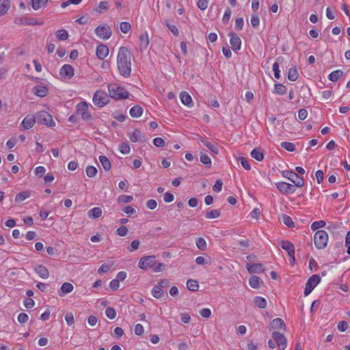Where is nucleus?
<instances>
[{"label": "nucleus", "mask_w": 350, "mask_h": 350, "mask_svg": "<svg viewBox=\"0 0 350 350\" xmlns=\"http://www.w3.org/2000/svg\"><path fill=\"white\" fill-rule=\"evenodd\" d=\"M222 186H223V183L221 180H217L215 185H213V190L216 192V193H219V191H221V189H222Z\"/></svg>", "instance_id": "nucleus-61"}, {"label": "nucleus", "mask_w": 350, "mask_h": 350, "mask_svg": "<svg viewBox=\"0 0 350 350\" xmlns=\"http://www.w3.org/2000/svg\"><path fill=\"white\" fill-rule=\"evenodd\" d=\"M72 291H73V286H61V288L58 291V295L61 297H63L66 294L70 293Z\"/></svg>", "instance_id": "nucleus-40"}, {"label": "nucleus", "mask_w": 350, "mask_h": 350, "mask_svg": "<svg viewBox=\"0 0 350 350\" xmlns=\"http://www.w3.org/2000/svg\"><path fill=\"white\" fill-rule=\"evenodd\" d=\"M138 267L144 270L151 269L154 273H159L165 269V265L162 262H157L156 256L151 255L142 257Z\"/></svg>", "instance_id": "nucleus-2"}, {"label": "nucleus", "mask_w": 350, "mask_h": 350, "mask_svg": "<svg viewBox=\"0 0 350 350\" xmlns=\"http://www.w3.org/2000/svg\"><path fill=\"white\" fill-rule=\"evenodd\" d=\"M36 121L44 125H46L50 127L55 126V122L53 119L52 116L45 111H41L36 115Z\"/></svg>", "instance_id": "nucleus-6"}, {"label": "nucleus", "mask_w": 350, "mask_h": 350, "mask_svg": "<svg viewBox=\"0 0 350 350\" xmlns=\"http://www.w3.org/2000/svg\"><path fill=\"white\" fill-rule=\"evenodd\" d=\"M180 99L181 103L184 105L189 107H191L193 106V100H192L191 96L187 92L183 91V92H180Z\"/></svg>", "instance_id": "nucleus-20"}, {"label": "nucleus", "mask_w": 350, "mask_h": 350, "mask_svg": "<svg viewBox=\"0 0 350 350\" xmlns=\"http://www.w3.org/2000/svg\"><path fill=\"white\" fill-rule=\"evenodd\" d=\"M36 122V116H33L31 115L27 116L22 121L21 124V126L23 127L25 130H28L31 129Z\"/></svg>", "instance_id": "nucleus-14"}, {"label": "nucleus", "mask_w": 350, "mask_h": 350, "mask_svg": "<svg viewBox=\"0 0 350 350\" xmlns=\"http://www.w3.org/2000/svg\"><path fill=\"white\" fill-rule=\"evenodd\" d=\"M254 303L260 308H265L267 306V301L262 297H255L254 298Z\"/></svg>", "instance_id": "nucleus-33"}, {"label": "nucleus", "mask_w": 350, "mask_h": 350, "mask_svg": "<svg viewBox=\"0 0 350 350\" xmlns=\"http://www.w3.org/2000/svg\"><path fill=\"white\" fill-rule=\"evenodd\" d=\"M89 107H92V105L85 101H81L76 105L77 113L85 121L90 120L92 118V115L88 111Z\"/></svg>", "instance_id": "nucleus-7"}, {"label": "nucleus", "mask_w": 350, "mask_h": 350, "mask_svg": "<svg viewBox=\"0 0 350 350\" xmlns=\"http://www.w3.org/2000/svg\"><path fill=\"white\" fill-rule=\"evenodd\" d=\"M140 40V48L142 50L146 49L149 44V39L148 33H146L142 35L139 38Z\"/></svg>", "instance_id": "nucleus-35"}, {"label": "nucleus", "mask_w": 350, "mask_h": 350, "mask_svg": "<svg viewBox=\"0 0 350 350\" xmlns=\"http://www.w3.org/2000/svg\"><path fill=\"white\" fill-rule=\"evenodd\" d=\"M272 337L280 349H285L286 347V339L283 334L278 332H273L272 334Z\"/></svg>", "instance_id": "nucleus-13"}, {"label": "nucleus", "mask_w": 350, "mask_h": 350, "mask_svg": "<svg viewBox=\"0 0 350 350\" xmlns=\"http://www.w3.org/2000/svg\"><path fill=\"white\" fill-rule=\"evenodd\" d=\"M321 282V278L319 275H312L307 281L306 284H319Z\"/></svg>", "instance_id": "nucleus-49"}, {"label": "nucleus", "mask_w": 350, "mask_h": 350, "mask_svg": "<svg viewBox=\"0 0 350 350\" xmlns=\"http://www.w3.org/2000/svg\"><path fill=\"white\" fill-rule=\"evenodd\" d=\"M34 270L36 273L42 278H47L49 277V271L47 269L42 265H38L35 267Z\"/></svg>", "instance_id": "nucleus-21"}, {"label": "nucleus", "mask_w": 350, "mask_h": 350, "mask_svg": "<svg viewBox=\"0 0 350 350\" xmlns=\"http://www.w3.org/2000/svg\"><path fill=\"white\" fill-rule=\"evenodd\" d=\"M272 69L274 72L275 77L278 79H280V66H279L278 63L275 62L273 64Z\"/></svg>", "instance_id": "nucleus-56"}, {"label": "nucleus", "mask_w": 350, "mask_h": 350, "mask_svg": "<svg viewBox=\"0 0 350 350\" xmlns=\"http://www.w3.org/2000/svg\"><path fill=\"white\" fill-rule=\"evenodd\" d=\"M113 263L112 262L103 263L98 269L99 274H103L108 272L113 267Z\"/></svg>", "instance_id": "nucleus-34"}, {"label": "nucleus", "mask_w": 350, "mask_h": 350, "mask_svg": "<svg viewBox=\"0 0 350 350\" xmlns=\"http://www.w3.org/2000/svg\"><path fill=\"white\" fill-rule=\"evenodd\" d=\"M208 5V0H198L197 3L198 8L201 10H205Z\"/></svg>", "instance_id": "nucleus-57"}, {"label": "nucleus", "mask_w": 350, "mask_h": 350, "mask_svg": "<svg viewBox=\"0 0 350 350\" xmlns=\"http://www.w3.org/2000/svg\"><path fill=\"white\" fill-rule=\"evenodd\" d=\"M328 242V234L323 230H319L314 235V243L317 249H324Z\"/></svg>", "instance_id": "nucleus-4"}, {"label": "nucleus", "mask_w": 350, "mask_h": 350, "mask_svg": "<svg viewBox=\"0 0 350 350\" xmlns=\"http://www.w3.org/2000/svg\"><path fill=\"white\" fill-rule=\"evenodd\" d=\"M243 25H244V20L243 18H238L236 19L234 28L237 31L241 30L243 29Z\"/></svg>", "instance_id": "nucleus-55"}, {"label": "nucleus", "mask_w": 350, "mask_h": 350, "mask_svg": "<svg viewBox=\"0 0 350 350\" xmlns=\"http://www.w3.org/2000/svg\"><path fill=\"white\" fill-rule=\"evenodd\" d=\"M274 92H275V93H276L278 94L283 95L286 93V88L282 84H280V83L275 84V88H274Z\"/></svg>", "instance_id": "nucleus-44"}, {"label": "nucleus", "mask_w": 350, "mask_h": 350, "mask_svg": "<svg viewBox=\"0 0 350 350\" xmlns=\"http://www.w3.org/2000/svg\"><path fill=\"white\" fill-rule=\"evenodd\" d=\"M109 95L116 100L124 99L129 97V92L122 86L116 83L108 85Z\"/></svg>", "instance_id": "nucleus-3"}, {"label": "nucleus", "mask_w": 350, "mask_h": 350, "mask_svg": "<svg viewBox=\"0 0 350 350\" xmlns=\"http://www.w3.org/2000/svg\"><path fill=\"white\" fill-rule=\"evenodd\" d=\"M326 225V223L325 221L323 220H319V221H314L311 226H310V228H311V230L314 231V230H317L318 229H320L321 228H323L324 226H325Z\"/></svg>", "instance_id": "nucleus-39"}, {"label": "nucleus", "mask_w": 350, "mask_h": 350, "mask_svg": "<svg viewBox=\"0 0 350 350\" xmlns=\"http://www.w3.org/2000/svg\"><path fill=\"white\" fill-rule=\"evenodd\" d=\"M65 321L68 326H71L74 324L75 319L72 312H67L65 314Z\"/></svg>", "instance_id": "nucleus-52"}, {"label": "nucleus", "mask_w": 350, "mask_h": 350, "mask_svg": "<svg viewBox=\"0 0 350 350\" xmlns=\"http://www.w3.org/2000/svg\"><path fill=\"white\" fill-rule=\"evenodd\" d=\"M126 272L125 271H120L117 275L116 278L111 280L109 284H118L120 282L124 281L126 278Z\"/></svg>", "instance_id": "nucleus-31"}, {"label": "nucleus", "mask_w": 350, "mask_h": 350, "mask_svg": "<svg viewBox=\"0 0 350 350\" xmlns=\"http://www.w3.org/2000/svg\"><path fill=\"white\" fill-rule=\"evenodd\" d=\"M343 75V72L341 70H336L335 71L332 72L328 75V79L329 81L332 82L337 81Z\"/></svg>", "instance_id": "nucleus-28"}, {"label": "nucleus", "mask_w": 350, "mask_h": 350, "mask_svg": "<svg viewBox=\"0 0 350 350\" xmlns=\"http://www.w3.org/2000/svg\"><path fill=\"white\" fill-rule=\"evenodd\" d=\"M153 144L156 147H163L165 145V142L161 137H156L153 139Z\"/></svg>", "instance_id": "nucleus-64"}, {"label": "nucleus", "mask_w": 350, "mask_h": 350, "mask_svg": "<svg viewBox=\"0 0 350 350\" xmlns=\"http://www.w3.org/2000/svg\"><path fill=\"white\" fill-rule=\"evenodd\" d=\"M49 92L47 85H38L33 88V93L38 97H44Z\"/></svg>", "instance_id": "nucleus-16"}, {"label": "nucleus", "mask_w": 350, "mask_h": 350, "mask_svg": "<svg viewBox=\"0 0 350 350\" xmlns=\"http://www.w3.org/2000/svg\"><path fill=\"white\" fill-rule=\"evenodd\" d=\"M251 156L252 158L258 161H261L264 159V154L262 150L259 148H256L253 149L251 152Z\"/></svg>", "instance_id": "nucleus-24"}, {"label": "nucleus", "mask_w": 350, "mask_h": 350, "mask_svg": "<svg viewBox=\"0 0 350 350\" xmlns=\"http://www.w3.org/2000/svg\"><path fill=\"white\" fill-rule=\"evenodd\" d=\"M228 36L232 49L234 51H239L241 48V40L239 36L234 32L229 33Z\"/></svg>", "instance_id": "nucleus-12"}, {"label": "nucleus", "mask_w": 350, "mask_h": 350, "mask_svg": "<svg viewBox=\"0 0 350 350\" xmlns=\"http://www.w3.org/2000/svg\"><path fill=\"white\" fill-rule=\"evenodd\" d=\"M122 211L129 216L136 215V210L131 206H126L122 208Z\"/></svg>", "instance_id": "nucleus-51"}, {"label": "nucleus", "mask_w": 350, "mask_h": 350, "mask_svg": "<svg viewBox=\"0 0 350 350\" xmlns=\"http://www.w3.org/2000/svg\"><path fill=\"white\" fill-rule=\"evenodd\" d=\"M74 74V68L70 64H64L59 70V75L65 80H69L72 78Z\"/></svg>", "instance_id": "nucleus-11"}, {"label": "nucleus", "mask_w": 350, "mask_h": 350, "mask_svg": "<svg viewBox=\"0 0 350 350\" xmlns=\"http://www.w3.org/2000/svg\"><path fill=\"white\" fill-rule=\"evenodd\" d=\"M133 200L132 196L121 195L118 196L117 201L118 204H127L133 201Z\"/></svg>", "instance_id": "nucleus-37"}, {"label": "nucleus", "mask_w": 350, "mask_h": 350, "mask_svg": "<svg viewBox=\"0 0 350 350\" xmlns=\"http://www.w3.org/2000/svg\"><path fill=\"white\" fill-rule=\"evenodd\" d=\"M10 7V0H4L0 4V16L5 14Z\"/></svg>", "instance_id": "nucleus-36"}, {"label": "nucleus", "mask_w": 350, "mask_h": 350, "mask_svg": "<svg viewBox=\"0 0 350 350\" xmlns=\"http://www.w3.org/2000/svg\"><path fill=\"white\" fill-rule=\"evenodd\" d=\"M349 328V324L345 321H340L338 323L337 329L340 332H345Z\"/></svg>", "instance_id": "nucleus-54"}, {"label": "nucleus", "mask_w": 350, "mask_h": 350, "mask_svg": "<svg viewBox=\"0 0 350 350\" xmlns=\"http://www.w3.org/2000/svg\"><path fill=\"white\" fill-rule=\"evenodd\" d=\"M196 245L197 247L202 251L205 250L206 248V242L203 238L197 239Z\"/></svg>", "instance_id": "nucleus-47"}, {"label": "nucleus", "mask_w": 350, "mask_h": 350, "mask_svg": "<svg viewBox=\"0 0 350 350\" xmlns=\"http://www.w3.org/2000/svg\"><path fill=\"white\" fill-rule=\"evenodd\" d=\"M200 161L204 165H205L206 167H210L211 166V163H212L211 159L207 154L201 153Z\"/></svg>", "instance_id": "nucleus-43"}, {"label": "nucleus", "mask_w": 350, "mask_h": 350, "mask_svg": "<svg viewBox=\"0 0 350 350\" xmlns=\"http://www.w3.org/2000/svg\"><path fill=\"white\" fill-rule=\"evenodd\" d=\"M129 113H130V115L131 117L139 118L143 113V109L141 107L136 105V106L131 107Z\"/></svg>", "instance_id": "nucleus-27"}, {"label": "nucleus", "mask_w": 350, "mask_h": 350, "mask_svg": "<svg viewBox=\"0 0 350 350\" xmlns=\"http://www.w3.org/2000/svg\"><path fill=\"white\" fill-rule=\"evenodd\" d=\"M321 96L325 100H330L333 96V92L332 90H324L321 92Z\"/></svg>", "instance_id": "nucleus-62"}, {"label": "nucleus", "mask_w": 350, "mask_h": 350, "mask_svg": "<svg viewBox=\"0 0 350 350\" xmlns=\"http://www.w3.org/2000/svg\"><path fill=\"white\" fill-rule=\"evenodd\" d=\"M220 215V211L217 209H213L206 213L205 217L207 219H216Z\"/></svg>", "instance_id": "nucleus-45"}, {"label": "nucleus", "mask_w": 350, "mask_h": 350, "mask_svg": "<svg viewBox=\"0 0 350 350\" xmlns=\"http://www.w3.org/2000/svg\"><path fill=\"white\" fill-rule=\"evenodd\" d=\"M276 188L283 194H293L295 192V187L290 183L280 181L275 183Z\"/></svg>", "instance_id": "nucleus-10"}, {"label": "nucleus", "mask_w": 350, "mask_h": 350, "mask_svg": "<svg viewBox=\"0 0 350 350\" xmlns=\"http://www.w3.org/2000/svg\"><path fill=\"white\" fill-rule=\"evenodd\" d=\"M99 161L105 170L108 171L111 169V162L107 157L104 155L100 156Z\"/></svg>", "instance_id": "nucleus-30"}, {"label": "nucleus", "mask_w": 350, "mask_h": 350, "mask_svg": "<svg viewBox=\"0 0 350 350\" xmlns=\"http://www.w3.org/2000/svg\"><path fill=\"white\" fill-rule=\"evenodd\" d=\"M120 30L124 33H129L131 29V25L129 23L122 22L120 25Z\"/></svg>", "instance_id": "nucleus-50"}, {"label": "nucleus", "mask_w": 350, "mask_h": 350, "mask_svg": "<svg viewBox=\"0 0 350 350\" xmlns=\"http://www.w3.org/2000/svg\"><path fill=\"white\" fill-rule=\"evenodd\" d=\"M55 34L60 40H66L68 38V32L65 29H59L56 31Z\"/></svg>", "instance_id": "nucleus-38"}, {"label": "nucleus", "mask_w": 350, "mask_h": 350, "mask_svg": "<svg viewBox=\"0 0 350 350\" xmlns=\"http://www.w3.org/2000/svg\"><path fill=\"white\" fill-rule=\"evenodd\" d=\"M102 213V209L100 207H94L88 211V216L90 219H96L101 216Z\"/></svg>", "instance_id": "nucleus-22"}, {"label": "nucleus", "mask_w": 350, "mask_h": 350, "mask_svg": "<svg viewBox=\"0 0 350 350\" xmlns=\"http://www.w3.org/2000/svg\"><path fill=\"white\" fill-rule=\"evenodd\" d=\"M128 233V229L125 226H122L117 229V234L120 237H124Z\"/></svg>", "instance_id": "nucleus-63"}, {"label": "nucleus", "mask_w": 350, "mask_h": 350, "mask_svg": "<svg viewBox=\"0 0 350 350\" xmlns=\"http://www.w3.org/2000/svg\"><path fill=\"white\" fill-rule=\"evenodd\" d=\"M30 196L31 193L30 191H21L15 196V201L17 202H21L27 199L28 198H29Z\"/></svg>", "instance_id": "nucleus-29"}, {"label": "nucleus", "mask_w": 350, "mask_h": 350, "mask_svg": "<svg viewBox=\"0 0 350 350\" xmlns=\"http://www.w3.org/2000/svg\"><path fill=\"white\" fill-rule=\"evenodd\" d=\"M282 176L284 178H286L291 180L295 186L297 187H302L304 185V179L299 176L297 173L290 171V170H285L282 172Z\"/></svg>", "instance_id": "nucleus-8"}, {"label": "nucleus", "mask_w": 350, "mask_h": 350, "mask_svg": "<svg viewBox=\"0 0 350 350\" xmlns=\"http://www.w3.org/2000/svg\"><path fill=\"white\" fill-rule=\"evenodd\" d=\"M246 268L250 273H261L264 271V267L260 263H247Z\"/></svg>", "instance_id": "nucleus-19"}, {"label": "nucleus", "mask_w": 350, "mask_h": 350, "mask_svg": "<svg viewBox=\"0 0 350 350\" xmlns=\"http://www.w3.org/2000/svg\"><path fill=\"white\" fill-rule=\"evenodd\" d=\"M109 48L105 44H99L96 50V54L98 59H104L109 55Z\"/></svg>", "instance_id": "nucleus-17"}, {"label": "nucleus", "mask_w": 350, "mask_h": 350, "mask_svg": "<svg viewBox=\"0 0 350 350\" xmlns=\"http://www.w3.org/2000/svg\"><path fill=\"white\" fill-rule=\"evenodd\" d=\"M281 247L286 250L293 261H295V247L293 244L288 241H283L281 243Z\"/></svg>", "instance_id": "nucleus-15"}, {"label": "nucleus", "mask_w": 350, "mask_h": 350, "mask_svg": "<svg viewBox=\"0 0 350 350\" xmlns=\"http://www.w3.org/2000/svg\"><path fill=\"white\" fill-rule=\"evenodd\" d=\"M198 141L202 143L204 146H206L212 152L215 154L219 153V148L217 146L211 144L209 142L204 140L203 138L200 137Z\"/></svg>", "instance_id": "nucleus-25"}, {"label": "nucleus", "mask_w": 350, "mask_h": 350, "mask_svg": "<svg viewBox=\"0 0 350 350\" xmlns=\"http://www.w3.org/2000/svg\"><path fill=\"white\" fill-rule=\"evenodd\" d=\"M288 78L291 81H295L298 78V72L295 68H291L288 70Z\"/></svg>", "instance_id": "nucleus-41"}, {"label": "nucleus", "mask_w": 350, "mask_h": 350, "mask_svg": "<svg viewBox=\"0 0 350 350\" xmlns=\"http://www.w3.org/2000/svg\"><path fill=\"white\" fill-rule=\"evenodd\" d=\"M117 68L119 73L124 77H129L131 74V54L130 51L125 46L119 48L117 59Z\"/></svg>", "instance_id": "nucleus-1"}, {"label": "nucleus", "mask_w": 350, "mask_h": 350, "mask_svg": "<svg viewBox=\"0 0 350 350\" xmlns=\"http://www.w3.org/2000/svg\"><path fill=\"white\" fill-rule=\"evenodd\" d=\"M142 133L139 130L135 129L129 135V139L132 142H139L142 139Z\"/></svg>", "instance_id": "nucleus-32"}, {"label": "nucleus", "mask_w": 350, "mask_h": 350, "mask_svg": "<svg viewBox=\"0 0 350 350\" xmlns=\"http://www.w3.org/2000/svg\"><path fill=\"white\" fill-rule=\"evenodd\" d=\"M139 247V241L138 240H134L131 242V246L128 247V250L130 252H133L137 250Z\"/></svg>", "instance_id": "nucleus-58"}, {"label": "nucleus", "mask_w": 350, "mask_h": 350, "mask_svg": "<svg viewBox=\"0 0 350 350\" xmlns=\"http://www.w3.org/2000/svg\"><path fill=\"white\" fill-rule=\"evenodd\" d=\"M109 95L102 90H97L93 96L92 102L98 107L105 106L109 102Z\"/></svg>", "instance_id": "nucleus-5"}, {"label": "nucleus", "mask_w": 350, "mask_h": 350, "mask_svg": "<svg viewBox=\"0 0 350 350\" xmlns=\"http://www.w3.org/2000/svg\"><path fill=\"white\" fill-rule=\"evenodd\" d=\"M86 174L88 177H94L97 174V169L93 165H88L85 169Z\"/></svg>", "instance_id": "nucleus-42"}, {"label": "nucleus", "mask_w": 350, "mask_h": 350, "mask_svg": "<svg viewBox=\"0 0 350 350\" xmlns=\"http://www.w3.org/2000/svg\"><path fill=\"white\" fill-rule=\"evenodd\" d=\"M251 25L253 27H257L260 25V18L257 15L253 14L251 17Z\"/></svg>", "instance_id": "nucleus-60"}, {"label": "nucleus", "mask_w": 350, "mask_h": 350, "mask_svg": "<svg viewBox=\"0 0 350 350\" xmlns=\"http://www.w3.org/2000/svg\"><path fill=\"white\" fill-rule=\"evenodd\" d=\"M163 286H154L152 289V295L157 299L167 297V290L163 289Z\"/></svg>", "instance_id": "nucleus-18"}, {"label": "nucleus", "mask_w": 350, "mask_h": 350, "mask_svg": "<svg viewBox=\"0 0 350 350\" xmlns=\"http://www.w3.org/2000/svg\"><path fill=\"white\" fill-rule=\"evenodd\" d=\"M94 32L99 38L103 40H107L111 36V28L106 25L98 26Z\"/></svg>", "instance_id": "nucleus-9"}, {"label": "nucleus", "mask_w": 350, "mask_h": 350, "mask_svg": "<svg viewBox=\"0 0 350 350\" xmlns=\"http://www.w3.org/2000/svg\"><path fill=\"white\" fill-rule=\"evenodd\" d=\"M271 326L273 329H281L284 330L286 329V325L284 321L280 318L274 319L271 323Z\"/></svg>", "instance_id": "nucleus-23"}, {"label": "nucleus", "mask_w": 350, "mask_h": 350, "mask_svg": "<svg viewBox=\"0 0 350 350\" xmlns=\"http://www.w3.org/2000/svg\"><path fill=\"white\" fill-rule=\"evenodd\" d=\"M105 314L109 319H113L116 318V312L113 308L109 307L105 310Z\"/></svg>", "instance_id": "nucleus-53"}, {"label": "nucleus", "mask_w": 350, "mask_h": 350, "mask_svg": "<svg viewBox=\"0 0 350 350\" xmlns=\"http://www.w3.org/2000/svg\"><path fill=\"white\" fill-rule=\"evenodd\" d=\"M49 0H31V7L34 10H38L46 5Z\"/></svg>", "instance_id": "nucleus-26"}, {"label": "nucleus", "mask_w": 350, "mask_h": 350, "mask_svg": "<svg viewBox=\"0 0 350 350\" xmlns=\"http://www.w3.org/2000/svg\"><path fill=\"white\" fill-rule=\"evenodd\" d=\"M281 146L287 151L293 152L295 150V145L291 142H284L281 143Z\"/></svg>", "instance_id": "nucleus-48"}, {"label": "nucleus", "mask_w": 350, "mask_h": 350, "mask_svg": "<svg viewBox=\"0 0 350 350\" xmlns=\"http://www.w3.org/2000/svg\"><path fill=\"white\" fill-rule=\"evenodd\" d=\"M118 149L122 154H128L131 151L130 146L126 143L120 144L119 145Z\"/></svg>", "instance_id": "nucleus-46"}, {"label": "nucleus", "mask_w": 350, "mask_h": 350, "mask_svg": "<svg viewBox=\"0 0 350 350\" xmlns=\"http://www.w3.org/2000/svg\"><path fill=\"white\" fill-rule=\"evenodd\" d=\"M231 14H232L231 10L229 8H228L225 10L224 14L222 17V21L224 23H227L229 21V20L231 17Z\"/></svg>", "instance_id": "nucleus-59"}]
</instances>
